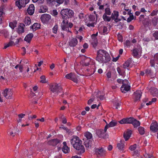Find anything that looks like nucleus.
Instances as JSON below:
<instances>
[{
  "instance_id": "f257e3e1",
  "label": "nucleus",
  "mask_w": 158,
  "mask_h": 158,
  "mask_svg": "<svg viewBox=\"0 0 158 158\" xmlns=\"http://www.w3.org/2000/svg\"><path fill=\"white\" fill-rule=\"evenodd\" d=\"M95 60L100 63L104 64L110 61L111 57L107 51L103 49H99L97 51Z\"/></svg>"
},
{
  "instance_id": "f03ea898",
  "label": "nucleus",
  "mask_w": 158,
  "mask_h": 158,
  "mask_svg": "<svg viewBox=\"0 0 158 158\" xmlns=\"http://www.w3.org/2000/svg\"><path fill=\"white\" fill-rule=\"evenodd\" d=\"M82 141L79 139V138L76 136H73L71 140V143L77 151V153L81 155L85 152V149L82 145Z\"/></svg>"
},
{
  "instance_id": "7ed1b4c3",
  "label": "nucleus",
  "mask_w": 158,
  "mask_h": 158,
  "mask_svg": "<svg viewBox=\"0 0 158 158\" xmlns=\"http://www.w3.org/2000/svg\"><path fill=\"white\" fill-rule=\"evenodd\" d=\"M50 90L54 94L52 95L53 96L57 95L60 92H63V93L61 95L62 97H63V95H64V92L62 91V88L58 84H55L52 85L50 87Z\"/></svg>"
},
{
  "instance_id": "20e7f679",
  "label": "nucleus",
  "mask_w": 158,
  "mask_h": 158,
  "mask_svg": "<svg viewBox=\"0 0 158 158\" xmlns=\"http://www.w3.org/2000/svg\"><path fill=\"white\" fill-rule=\"evenodd\" d=\"M94 152L95 154L98 157H104L105 156L106 153L105 149L102 147L95 148Z\"/></svg>"
},
{
  "instance_id": "39448f33",
  "label": "nucleus",
  "mask_w": 158,
  "mask_h": 158,
  "mask_svg": "<svg viewBox=\"0 0 158 158\" xmlns=\"http://www.w3.org/2000/svg\"><path fill=\"white\" fill-rule=\"evenodd\" d=\"M65 77L68 79L71 80L75 83H77L78 80L77 78V76L74 73L71 72L69 74H67Z\"/></svg>"
},
{
  "instance_id": "423d86ee",
  "label": "nucleus",
  "mask_w": 158,
  "mask_h": 158,
  "mask_svg": "<svg viewBox=\"0 0 158 158\" xmlns=\"http://www.w3.org/2000/svg\"><path fill=\"white\" fill-rule=\"evenodd\" d=\"M30 0H17L16 2V5L19 9L24 7L26 4L29 2Z\"/></svg>"
},
{
  "instance_id": "0eeeda50",
  "label": "nucleus",
  "mask_w": 158,
  "mask_h": 158,
  "mask_svg": "<svg viewBox=\"0 0 158 158\" xmlns=\"http://www.w3.org/2000/svg\"><path fill=\"white\" fill-rule=\"evenodd\" d=\"M51 18V17L50 15L48 14H44L41 16L40 19L43 23L47 24L48 23Z\"/></svg>"
},
{
  "instance_id": "6e6552de",
  "label": "nucleus",
  "mask_w": 158,
  "mask_h": 158,
  "mask_svg": "<svg viewBox=\"0 0 158 158\" xmlns=\"http://www.w3.org/2000/svg\"><path fill=\"white\" fill-rule=\"evenodd\" d=\"M106 131H105V129L104 130L103 129H99L97 131V134L99 138L106 139V138H108V136L106 134Z\"/></svg>"
},
{
  "instance_id": "1a4fd4ad",
  "label": "nucleus",
  "mask_w": 158,
  "mask_h": 158,
  "mask_svg": "<svg viewBox=\"0 0 158 158\" xmlns=\"http://www.w3.org/2000/svg\"><path fill=\"white\" fill-rule=\"evenodd\" d=\"M142 94V92L140 90L136 91L134 92L133 99L135 102H139L140 100Z\"/></svg>"
},
{
  "instance_id": "9d476101",
  "label": "nucleus",
  "mask_w": 158,
  "mask_h": 158,
  "mask_svg": "<svg viewBox=\"0 0 158 158\" xmlns=\"http://www.w3.org/2000/svg\"><path fill=\"white\" fill-rule=\"evenodd\" d=\"M134 118L133 117L124 118L120 121L119 122L121 124L127 123L132 124Z\"/></svg>"
},
{
  "instance_id": "9b49d317",
  "label": "nucleus",
  "mask_w": 158,
  "mask_h": 158,
  "mask_svg": "<svg viewBox=\"0 0 158 158\" xmlns=\"http://www.w3.org/2000/svg\"><path fill=\"white\" fill-rule=\"evenodd\" d=\"M2 94L4 97L7 96L8 98H9L12 96V93L11 89L6 88L3 91Z\"/></svg>"
},
{
  "instance_id": "f8f14e48",
  "label": "nucleus",
  "mask_w": 158,
  "mask_h": 158,
  "mask_svg": "<svg viewBox=\"0 0 158 158\" xmlns=\"http://www.w3.org/2000/svg\"><path fill=\"white\" fill-rule=\"evenodd\" d=\"M84 144L87 148L91 147L94 143L93 139H83Z\"/></svg>"
},
{
  "instance_id": "ddd939ff",
  "label": "nucleus",
  "mask_w": 158,
  "mask_h": 158,
  "mask_svg": "<svg viewBox=\"0 0 158 158\" xmlns=\"http://www.w3.org/2000/svg\"><path fill=\"white\" fill-rule=\"evenodd\" d=\"M131 89L130 86L126 84H123L121 87V90L122 93H125Z\"/></svg>"
},
{
  "instance_id": "4468645a",
  "label": "nucleus",
  "mask_w": 158,
  "mask_h": 158,
  "mask_svg": "<svg viewBox=\"0 0 158 158\" xmlns=\"http://www.w3.org/2000/svg\"><path fill=\"white\" fill-rule=\"evenodd\" d=\"M104 120L105 121V122L106 123V124L105 127V131H107V130L108 128L110 127H112L115 126H116L117 123L116 122L114 121H111L108 124L105 120Z\"/></svg>"
},
{
  "instance_id": "2eb2a0df",
  "label": "nucleus",
  "mask_w": 158,
  "mask_h": 158,
  "mask_svg": "<svg viewBox=\"0 0 158 158\" xmlns=\"http://www.w3.org/2000/svg\"><path fill=\"white\" fill-rule=\"evenodd\" d=\"M150 129L153 132H156L158 130V124L156 122L152 123L151 125Z\"/></svg>"
},
{
  "instance_id": "dca6fc26",
  "label": "nucleus",
  "mask_w": 158,
  "mask_h": 158,
  "mask_svg": "<svg viewBox=\"0 0 158 158\" xmlns=\"http://www.w3.org/2000/svg\"><path fill=\"white\" fill-rule=\"evenodd\" d=\"M68 8L63 9L61 11V14L62 18L64 19L68 18Z\"/></svg>"
},
{
  "instance_id": "f3484780",
  "label": "nucleus",
  "mask_w": 158,
  "mask_h": 158,
  "mask_svg": "<svg viewBox=\"0 0 158 158\" xmlns=\"http://www.w3.org/2000/svg\"><path fill=\"white\" fill-rule=\"evenodd\" d=\"M124 141L123 140H121L119 143L117 144V147L120 152H123L124 146Z\"/></svg>"
},
{
  "instance_id": "a211bd4d",
  "label": "nucleus",
  "mask_w": 158,
  "mask_h": 158,
  "mask_svg": "<svg viewBox=\"0 0 158 158\" xmlns=\"http://www.w3.org/2000/svg\"><path fill=\"white\" fill-rule=\"evenodd\" d=\"M78 43V41L76 38H73L70 39L69 42V45L70 47H74Z\"/></svg>"
},
{
  "instance_id": "6ab92c4d",
  "label": "nucleus",
  "mask_w": 158,
  "mask_h": 158,
  "mask_svg": "<svg viewBox=\"0 0 158 158\" xmlns=\"http://www.w3.org/2000/svg\"><path fill=\"white\" fill-rule=\"evenodd\" d=\"M63 146L62 148V151L65 154L68 153L70 151V149L67 145V143L66 142H63Z\"/></svg>"
},
{
  "instance_id": "aec40b11",
  "label": "nucleus",
  "mask_w": 158,
  "mask_h": 158,
  "mask_svg": "<svg viewBox=\"0 0 158 158\" xmlns=\"http://www.w3.org/2000/svg\"><path fill=\"white\" fill-rule=\"evenodd\" d=\"M35 7L33 4H31L29 6L27 10L28 13L30 15H32L34 12Z\"/></svg>"
},
{
  "instance_id": "412c9836",
  "label": "nucleus",
  "mask_w": 158,
  "mask_h": 158,
  "mask_svg": "<svg viewBox=\"0 0 158 158\" xmlns=\"http://www.w3.org/2000/svg\"><path fill=\"white\" fill-rule=\"evenodd\" d=\"M60 142V140L57 139H53L50 140L48 142L49 145L55 146Z\"/></svg>"
},
{
  "instance_id": "4be33fe9",
  "label": "nucleus",
  "mask_w": 158,
  "mask_h": 158,
  "mask_svg": "<svg viewBox=\"0 0 158 158\" xmlns=\"http://www.w3.org/2000/svg\"><path fill=\"white\" fill-rule=\"evenodd\" d=\"M140 50L139 48H135L132 50V55L135 58L139 57V53Z\"/></svg>"
},
{
  "instance_id": "5701e85b",
  "label": "nucleus",
  "mask_w": 158,
  "mask_h": 158,
  "mask_svg": "<svg viewBox=\"0 0 158 158\" xmlns=\"http://www.w3.org/2000/svg\"><path fill=\"white\" fill-rule=\"evenodd\" d=\"M132 133V131L130 130L128 131L123 134V137L125 140L127 141L130 138Z\"/></svg>"
},
{
  "instance_id": "b1692460",
  "label": "nucleus",
  "mask_w": 158,
  "mask_h": 158,
  "mask_svg": "<svg viewBox=\"0 0 158 158\" xmlns=\"http://www.w3.org/2000/svg\"><path fill=\"white\" fill-rule=\"evenodd\" d=\"M33 36V35L32 33H29L27 34L25 37L24 40L28 43H30L31 40Z\"/></svg>"
},
{
  "instance_id": "393cba45",
  "label": "nucleus",
  "mask_w": 158,
  "mask_h": 158,
  "mask_svg": "<svg viewBox=\"0 0 158 158\" xmlns=\"http://www.w3.org/2000/svg\"><path fill=\"white\" fill-rule=\"evenodd\" d=\"M95 16L93 15H90L87 18H86L85 19V22L86 23V20L89 23H90L92 21H95Z\"/></svg>"
},
{
  "instance_id": "a878e982",
  "label": "nucleus",
  "mask_w": 158,
  "mask_h": 158,
  "mask_svg": "<svg viewBox=\"0 0 158 158\" xmlns=\"http://www.w3.org/2000/svg\"><path fill=\"white\" fill-rule=\"evenodd\" d=\"M25 25L23 23H20L18 27V32L19 34H22L24 32V27Z\"/></svg>"
},
{
  "instance_id": "bb28decb",
  "label": "nucleus",
  "mask_w": 158,
  "mask_h": 158,
  "mask_svg": "<svg viewBox=\"0 0 158 158\" xmlns=\"http://www.w3.org/2000/svg\"><path fill=\"white\" fill-rule=\"evenodd\" d=\"M40 25L38 23H35L31 26V28L32 29L33 31H36L37 29L40 28Z\"/></svg>"
},
{
  "instance_id": "cd10ccee",
  "label": "nucleus",
  "mask_w": 158,
  "mask_h": 158,
  "mask_svg": "<svg viewBox=\"0 0 158 158\" xmlns=\"http://www.w3.org/2000/svg\"><path fill=\"white\" fill-rule=\"evenodd\" d=\"M15 134V127H13L10 128L8 132V134L9 135L14 136Z\"/></svg>"
},
{
  "instance_id": "c85d7f7f",
  "label": "nucleus",
  "mask_w": 158,
  "mask_h": 158,
  "mask_svg": "<svg viewBox=\"0 0 158 158\" xmlns=\"http://www.w3.org/2000/svg\"><path fill=\"white\" fill-rule=\"evenodd\" d=\"M132 124L133 125L134 128H137L140 125V123L139 121L134 118Z\"/></svg>"
},
{
  "instance_id": "c756f323",
  "label": "nucleus",
  "mask_w": 158,
  "mask_h": 158,
  "mask_svg": "<svg viewBox=\"0 0 158 158\" xmlns=\"http://www.w3.org/2000/svg\"><path fill=\"white\" fill-rule=\"evenodd\" d=\"M131 62V59H129L127 60L123 64L124 69H126L128 67Z\"/></svg>"
},
{
  "instance_id": "7c9ffc66",
  "label": "nucleus",
  "mask_w": 158,
  "mask_h": 158,
  "mask_svg": "<svg viewBox=\"0 0 158 158\" xmlns=\"http://www.w3.org/2000/svg\"><path fill=\"white\" fill-rule=\"evenodd\" d=\"M111 18L112 20L115 19L116 18H118L119 14L118 11L116 10H114L113 12L111 14Z\"/></svg>"
},
{
  "instance_id": "2f4dec72",
  "label": "nucleus",
  "mask_w": 158,
  "mask_h": 158,
  "mask_svg": "<svg viewBox=\"0 0 158 158\" xmlns=\"http://www.w3.org/2000/svg\"><path fill=\"white\" fill-rule=\"evenodd\" d=\"M84 136L86 138L84 139H93L92 134L89 132H87L84 134Z\"/></svg>"
},
{
  "instance_id": "473e14b6",
  "label": "nucleus",
  "mask_w": 158,
  "mask_h": 158,
  "mask_svg": "<svg viewBox=\"0 0 158 158\" xmlns=\"http://www.w3.org/2000/svg\"><path fill=\"white\" fill-rule=\"evenodd\" d=\"M117 71L119 74L123 76H124L125 74V70L123 69H121L119 67H117Z\"/></svg>"
},
{
  "instance_id": "72a5a7b5",
  "label": "nucleus",
  "mask_w": 158,
  "mask_h": 158,
  "mask_svg": "<svg viewBox=\"0 0 158 158\" xmlns=\"http://www.w3.org/2000/svg\"><path fill=\"white\" fill-rule=\"evenodd\" d=\"M25 24L27 26L29 25L31 23V19L29 17H26L24 21Z\"/></svg>"
},
{
  "instance_id": "f704fd0d",
  "label": "nucleus",
  "mask_w": 158,
  "mask_h": 158,
  "mask_svg": "<svg viewBox=\"0 0 158 158\" xmlns=\"http://www.w3.org/2000/svg\"><path fill=\"white\" fill-rule=\"evenodd\" d=\"M108 15L103 14L102 16V18L105 21L109 22L111 19V17L107 16Z\"/></svg>"
},
{
  "instance_id": "c9c22d12",
  "label": "nucleus",
  "mask_w": 158,
  "mask_h": 158,
  "mask_svg": "<svg viewBox=\"0 0 158 158\" xmlns=\"http://www.w3.org/2000/svg\"><path fill=\"white\" fill-rule=\"evenodd\" d=\"M139 133L141 135H143L145 134V131L144 128L142 127H139L138 129Z\"/></svg>"
},
{
  "instance_id": "e433bc0d",
  "label": "nucleus",
  "mask_w": 158,
  "mask_h": 158,
  "mask_svg": "<svg viewBox=\"0 0 158 158\" xmlns=\"http://www.w3.org/2000/svg\"><path fill=\"white\" fill-rule=\"evenodd\" d=\"M61 28L64 31H65L71 32V31H70L69 30V28L68 27L67 22V23L66 24L62 25Z\"/></svg>"
},
{
  "instance_id": "4c0bfd02",
  "label": "nucleus",
  "mask_w": 158,
  "mask_h": 158,
  "mask_svg": "<svg viewBox=\"0 0 158 158\" xmlns=\"http://www.w3.org/2000/svg\"><path fill=\"white\" fill-rule=\"evenodd\" d=\"M91 59L89 57L86 58L84 61V64L85 66H88L89 65L90 62L91 61Z\"/></svg>"
},
{
  "instance_id": "58836bf2",
  "label": "nucleus",
  "mask_w": 158,
  "mask_h": 158,
  "mask_svg": "<svg viewBox=\"0 0 158 158\" xmlns=\"http://www.w3.org/2000/svg\"><path fill=\"white\" fill-rule=\"evenodd\" d=\"M152 92L153 93V95L155 96H158V89L155 88H153L152 89Z\"/></svg>"
},
{
  "instance_id": "ea45409f",
  "label": "nucleus",
  "mask_w": 158,
  "mask_h": 158,
  "mask_svg": "<svg viewBox=\"0 0 158 158\" xmlns=\"http://www.w3.org/2000/svg\"><path fill=\"white\" fill-rule=\"evenodd\" d=\"M95 23L94 21H92L90 23H89V22H87V21L86 20L85 24L89 27H94Z\"/></svg>"
},
{
  "instance_id": "a19ab883",
  "label": "nucleus",
  "mask_w": 158,
  "mask_h": 158,
  "mask_svg": "<svg viewBox=\"0 0 158 158\" xmlns=\"http://www.w3.org/2000/svg\"><path fill=\"white\" fill-rule=\"evenodd\" d=\"M17 22L15 21L10 22L9 23V26L12 29H14L16 26Z\"/></svg>"
},
{
  "instance_id": "79ce46f5",
  "label": "nucleus",
  "mask_w": 158,
  "mask_h": 158,
  "mask_svg": "<svg viewBox=\"0 0 158 158\" xmlns=\"http://www.w3.org/2000/svg\"><path fill=\"white\" fill-rule=\"evenodd\" d=\"M68 18L73 17L74 13L72 10L68 9Z\"/></svg>"
},
{
  "instance_id": "37998d69",
  "label": "nucleus",
  "mask_w": 158,
  "mask_h": 158,
  "mask_svg": "<svg viewBox=\"0 0 158 158\" xmlns=\"http://www.w3.org/2000/svg\"><path fill=\"white\" fill-rule=\"evenodd\" d=\"M15 45V43L13 41H10L8 43L6 44H5V45L4 47V48L6 49L8 47H9L10 46H12Z\"/></svg>"
},
{
  "instance_id": "c03bdc74",
  "label": "nucleus",
  "mask_w": 158,
  "mask_h": 158,
  "mask_svg": "<svg viewBox=\"0 0 158 158\" xmlns=\"http://www.w3.org/2000/svg\"><path fill=\"white\" fill-rule=\"evenodd\" d=\"M105 13L103 14H105L110 15L111 14V12L110 11V8L107 7L105 9Z\"/></svg>"
},
{
  "instance_id": "a18cd8bd",
  "label": "nucleus",
  "mask_w": 158,
  "mask_h": 158,
  "mask_svg": "<svg viewBox=\"0 0 158 158\" xmlns=\"http://www.w3.org/2000/svg\"><path fill=\"white\" fill-rule=\"evenodd\" d=\"M98 44V40L97 39H94V41L92 42L91 44L93 45V47L95 48L97 47Z\"/></svg>"
},
{
  "instance_id": "49530a36",
  "label": "nucleus",
  "mask_w": 158,
  "mask_h": 158,
  "mask_svg": "<svg viewBox=\"0 0 158 158\" xmlns=\"http://www.w3.org/2000/svg\"><path fill=\"white\" fill-rule=\"evenodd\" d=\"M158 19L156 17H154L152 19V23L154 26H156L157 25L158 23Z\"/></svg>"
},
{
  "instance_id": "de8ad7c7",
  "label": "nucleus",
  "mask_w": 158,
  "mask_h": 158,
  "mask_svg": "<svg viewBox=\"0 0 158 158\" xmlns=\"http://www.w3.org/2000/svg\"><path fill=\"white\" fill-rule=\"evenodd\" d=\"M124 45L126 46L127 48H129L130 47L131 45V43L129 40H127L124 43Z\"/></svg>"
},
{
  "instance_id": "09e8293b",
  "label": "nucleus",
  "mask_w": 158,
  "mask_h": 158,
  "mask_svg": "<svg viewBox=\"0 0 158 158\" xmlns=\"http://www.w3.org/2000/svg\"><path fill=\"white\" fill-rule=\"evenodd\" d=\"M137 147V144H134L133 145L130 146L129 148V149L131 151H133L136 149Z\"/></svg>"
},
{
  "instance_id": "8fccbe9b",
  "label": "nucleus",
  "mask_w": 158,
  "mask_h": 158,
  "mask_svg": "<svg viewBox=\"0 0 158 158\" xmlns=\"http://www.w3.org/2000/svg\"><path fill=\"white\" fill-rule=\"evenodd\" d=\"M158 13V10L157 9L153 10L150 14L151 16L156 15Z\"/></svg>"
},
{
  "instance_id": "3c124183",
  "label": "nucleus",
  "mask_w": 158,
  "mask_h": 158,
  "mask_svg": "<svg viewBox=\"0 0 158 158\" xmlns=\"http://www.w3.org/2000/svg\"><path fill=\"white\" fill-rule=\"evenodd\" d=\"M145 73L147 75H151L152 73V72L150 69H146Z\"/></svg>"
},
{
  "instance_id": "603ef678",
  "label": "nucleus",
  "mask_w": 158,
  "mask_h": 158,
  "mask_svg": "<svg viewBox=\"0 0 158 158\" xmlns=\"http://www.w3.org/2000/svg\"><path fill=\"white\" fill-rule=\"evenodd\" d=\"M40 78L41 80L40 81L41 82L43 83H45L47 82V81L46 80L45 76L44 75H42L40 77Z\"/></svg>"
},
{
  "instance_id": "864d4df0",
  "label": "nucleus",
  "mask_w": 158,
  "mask_h": 158,
  "mask_svg": "<svg viewBox=\"0 0 158 158\" xmlns=\"http://www.w3.org/2000/svg\"><path fill=\"white\" fill-rule=\"evenodd\" d=\"M134 19V15H130L129 17L127 19V21L128 23L130 22L133 20Z\"/></svg>"
},
{
  "instance_id": "5fc2aeb1",
  "label": "nucleus",
  "mask_w": 158,
  "mask_h": 158,
  "mask_svg": "<svg viewBox=\"0 0 158 158\" xmlns=\"http://www.w3.org/2000/svg\"><path fill=\"white\" fill-rule=\"evenodd\" d=\"M58 26L57 25H55L52 28L53 32L56 34L57 31Z\"/></svg>"
},
{
  "instance_id": "6e6d98bb",
  "label": "nucleus",
  "mask_w": 158,
  "mask_h": 158,
  "mask_svg": "<svg viewBox=\"0 0 158 158\" xmlns=\"http://www.w3.org/2000/svg\"><path fill=\"white\" fill-rule=\"evenodd\" d=\"M47 10L46 7H45L44 8V6H41L40 10V12L41 13H44L46 12Z\"/></svg>"
},
{
  "instance_id": "4d7b16f0",
  "label": "nucleus",
  "mask_w": 158,
  "mask_h": 158,
  "mask_svg": "<svg viewBox=\"0 0 158 158\" xmlns=\"http://www.w3.org/2000/svg\"><path fill=\"white\" fill-rule=\"evenodd\" d=\"M109 32V30H108L107 27L104 26L103 27V32L105 34H107Z\"/></svg>"
},
{
  "instance_id": "13d9d810",
  "label": "nucleus",
  "mask_w": 158,
  "mask_h": 158,
  "mask_svg": "<svg viewBox=\"0 0 158 158\" xmlns=\"http://www.w3.org/2000/svg\"><path fill=\"white\" fill-rule=\"evenodd\" d=\"M154 59L155 62L158 64V53L155 54L154 56Z\"/></svg>"
},
{
  "instance_id": "bf43d9fd",
  "label": "nucleus",
  "mask_w": 158,
  "mask_h": 158,
  "mask_svg": "<svg viewBox=\"0 0 158 158\" xmlns=\"http://www.w3.org/2000/svg\"><path fill=\"white\" fill-rule=\"evenodd\" d=\"M153 36L156 40L158 39V31H155L153 34Z\"/></svg>"
},
{
  "instance_id": "052dcab7",
  "label": "nucleus",
  "mask_w": 158,
  "mask_h": 158,
  "mask_svg": "<svg viewBox=\"0 0 158 158\" xmlns=\"http://www.w3.org/2000/svg\"><path fill=\"white\" fill-rule=\"evenodd\" d=\"M142 158H155V157L151 155L145 154L144 156V157H143Z\"/></svg>"
},
{
  "instance_id": "680f3d73",
  "label": "nucleus",
  "mask_w": 158,
  "mask_h": 158,
  "mask_svg": "<svg viewBox=\"0 0 158 158\" xmlns=\"http://www.w3.org/2000/svg\"><path fill=\"white\" fill-rule=\"evenodd\" d=\"M3 13V12L2 8L0 7V23H1L2 19L1 18V16H2Z\"/></svg>"
},
{
  "instance_id": "e2e57ef3",
  "label": "nucleus",
  "mask_w": 158,
  "mask_h": 158,
  "mask_svg": "<svg viewBox=\"0 0 158 158\" xmlns=\"http://www.w3.org/2000/svg\"><path fill=\"white\" fill-rule=\"evenodd\" d=\"M61 118L62 119V122L63 124H65L67 123V120L64 115H62Z\"/></svg>"
},
{
  "instance_id": "0e129e2a",
  "label": "nucleus",
  "mask_w": 158,
  "mask_h": 158,
  "mask_svg": "<svg viewBox=\"0 0 158 158\" xmlns=\"http://www.w3.org/2000/svg\"><path fill=\"white\" fill-rule=\"evenodd\" d=\"M155 62L154 60H151L150 61V63L152 67H154L155 65Z\"/></svg>"
},
{
  "instance_id": "69168bd1",
  "label": "nucleus",
  "mask_w": 158,
  "mask_h": 158,
  "mask_svg": "<svg viewBox=\"0 0 158 158\" xmlns=\"http://www.w3.org/2000/svg\"><path fill=\"white\" fill-rule=\"evenodd\" d=\"M28 151L27 150H26V151L25 152V154H26L27 155V156H30V155H32V152H28Z\"/></svg>"
},
{
  "instance_id": "338daca9",
  "label": "nucleus",
  "mask_w": 158,
  "mask_h": 158,
  "mask_svg": "<svg viewBox=\"0 0 158 158\" xmlns=\"http://www.w3.org/2000/svg\"><path fill=\"white\" fill-rule=\"evenodd\" d=\"M79 18L81 19L84 18V14L83 13H80L78 15Z\"/></svg>"
},
{
  "instance_id": "774afa93",
  "label": "nucleus",
  "mask_w": 158,
  "mask_h": 158,
  "mask_svg": "<svg viewBox=\"0 0 158 158\" xmlns=\"http://www.w3.org/2000/svg\"><path fill=\"white\" fill-rule=\"evenodd\" d=\"M58 14V12H57V10H53V11H52V15H54V16H56V15H57Z\"/></svg>"
}]
</instances>
